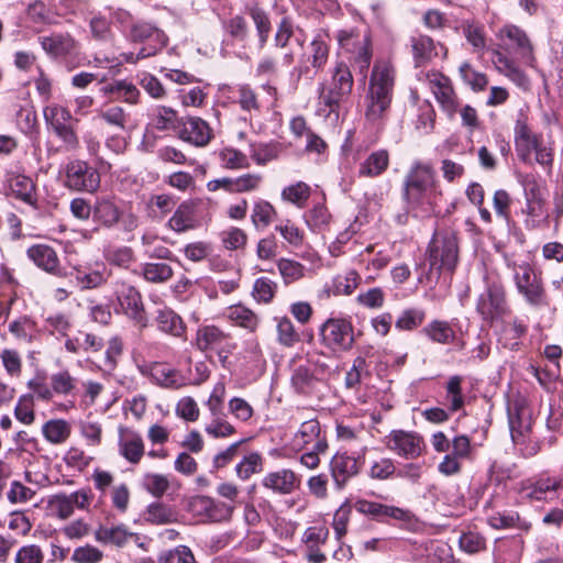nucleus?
Masks as SVG:
<instances>
[{"label": "nucleus", "instance_id": "nucleus-1", "mask_svg": "<svg viewBox=\"0 0 563 563\" xmlns=\"http://www.w3.org/2000/svg\"><path fill=\"white\" fill-rule=\"evenodd\" d=\"M442 189L430 164L416 162L404 181V198L408 209L421 217L435 212L442 199Z\"/></svg>", "mask_w": 563, "mask_h": 563}, {"label": "nucleus", "instance_id": "nucleus-2", "mask_svg": "<svg viewBox=\"0 0 563 563\" xmlns=\"http://www.w3.org/2000/svg\"><path fill=\"white\" fill-rule=\"evenodd\" d=\"M457 233L451 229L437 231L428 246L429 269L426 280L437 284L442 275L452 276L459 263Z\"/></svg>", "mask_w": 563, "mask_h": 563}, {"label": "nucleus", "instance_id": "nucleus-3", "mask_svg": "<svg viewBox=\"0 0 563 563\" xmlns=\"http://www.w3.org/2000/svg\"><path fill=\"white\" fill-rule=\"evenodd\" d=\"M515 148L520 161L532 164V154L534 162L543 167H551L553 163V153L548 147L541 134L534 133L530 128L529 107L520 108L514 128Z\"/></svg>", "mask_w": 563, "mask_h": 563}, {"label": "nucleus", "instance_id": "nucleus-4", "mask_svg": "<svg viewBox=\"0 0 563 563\" xmlns=\"http://www.w3.org/2000/svg\"><path fill=\"white\" fill-rule=\"evenodd\" d=\"M476 311L482 320L489 324L509 314L510 308L501 282L486 279L485 289L479 294L476 301Z\"/></svg>", "mask_w": 563, "mask_h": 563}, {"label": "nucleus", "instance_id": "nucleus-5", "mask_svg": "<svg viewBox=\"0 0 563 563\" xmlns=\"http://www.w3.org/2000/svg\"><path fill=\"white\" fill-rule=\"evenodd\" d=\"M320 339L333 352L350 351L355 342L352 321L347 318H329L320 327Z\"/></svg>", "mask_w": 563, "mask_h": 563}, {"label": "nucleus", "instance_id": "nucleus-6", "mask_svg": "<svg viewBox=\"0 0 563 563\" xmlns=\"http://www.w3.org/2000/svg\"><path fill=\"white\" fill-rule=\"evenodd\" d=\"M114 296L120 310L131 319L140 329L148 325V318L144 308L141 292L126 282H117Z\"/></svg>", "mask_w": 563, "mask_h": 563}, {"label": "nucleus", "instance_id": "nucleus-7", "mask_svg": "<svg viewBox=\"0 0 563 563\" xmlns=\"http://www.w3.org/2000/svg\"><path fill=\"white\" fill-rule=\"evenodd\" d=\"M353 85V75L347 65L338 63L332 71L328 90L321 93V99L330 112L336 111L340 103L349 99Z\"/></svg>", "mask_w": 563, "mask_h": 563}, {"label": "nucleus", "instance_id": "nucleus-8", "mask_svg": "<svg viewBox=\"0 0 563 563\" xmlns=\"http://www.w3.org/2000/svg\"><path fill=\"white\" fill-rule=\"evenodd\" d=\"M65 186L76 191L95 192L100 187V174L85 161H71L66 165Z\"/></svg>", "mask_w": 563, "mask_h": 563}, {"label": "nucleus", "instance_id": "nucleus-9", "mask_svg": "<svg viewBox=\"0 0 563 563\" xmlns=\"http://www.w3.org/2000/svg\"><path fill=\"white\" fill-rule=\"evenodd\" d=\"M515 283L518 292L532 307L545 306L547 292L540 276L529 265H521L515 272Z\"/></svg>", "mask_w": 563, "mask_h": 563}, {"label": "nucleus", "instance_id": "nucleus-10", "mask_svg": "<svg viewBox=\"0 0 563 563\" xmlns=\"http://www.w3.org/2000/svg\"><path fill=\"white\" fill-rule=\"evenodd\" d=\"M338 41L341 48L351 55L350 59L354 62L365 77V73L372 60L368 36L365 34L362 35L358 33L341 31L338 35Z\"/></svg>", "mask_w": 563, "mask_h": 563}, {"label": "nucleus", "instance_id": "nucleus-11", "mask_svg": "<svg viewBox=\"0 0 563 563\" xmlns=\"http://www.w3.org/2000/svg\"><path fill=\"white\" fill-rule=\"evenodd\" d=\"M189 509L203 521L224 522L232 518L235 507L208 496H195L189 501Z\"/></svg>", "mask_w": 563, "mask_h": 563}, {"label": "nucleus", "instance_id": "nucleus-12", "mask_svg": "<svg viewBox=\"0 0 563 563\" xmlns=\"http://www.w3.org/2000/svg\"><path fill=\"white\" fill-rule=\"evenodd\" d=\"M37 42L48 58L53 60H66L79 51L78 41L68 32H52L38 36Z\"/></svg>", "mask_w": 563, "mask_h": 563}, {"label": "nucleus", "instance_id": "nucleus-13", "mask_svg": "<svg viewBox=\"0 0 563 563\" xmlns=\"http://www.w3.org/2000/svg\"><path fill=\"white\" fill-rule=\"evenodd\" d=\"M501 47L531 64L534 60L533 47L527 33L517 25L508 24L499 30Z\"/></svg>", "mask_w": 563, "mask_h": 563}, {"label": "nucleus", "instance_id": "nucleus-14", "mask_svg": "<svg viewBox=\"0 0 563 563\" xmlns=\"http://www.w3.org/2000/svg\"><path fill=\"white\" fill-rule=\"evenodd\" d=\"M387 448L404 459L413 460L422 454L424 442L417 432L393 430L387 437Z\"/></svg>", "mask_w": 563, "mask_h": 563}, {"label": "nucleus", "instance_id": "nucleus-15", "mask_svg": "<svg viewBox=\"0 0 563 563\" xmlns=\"http://www.w3.org/2000/svg\"><path fill=\"white\" fill-rule=\"evenodd\" d=\"M93 537L95 540L101 544L123 548L132 541L139 548L145 549L143 538L139 533L130 531L123 523L112 526L101 525L96 529Z\"/></svg>", "mask_w": 563, "mask_h": 563}, {"label": "nucleus", "instance_id": "nucleus-16", "mask_svg": "<svg viewBox=\"0 0 563 563\" xmlns=\"http://www.w3.org/2000/svg\"><path fill=\"white\" fill-rule=\"evenodd\" d=\"M367 451L364 444L360 449L358 456H350L346 453L335 454L330 462L332 478L338 488H342L352 477L360 472V459H363Z\"/></svg>", "mask_w": 563, "mask_h": 563}, {"label": "nucleus", "instance_id": "nucleus-17", "mask_svg": "<svg viewBox=\"0 0 563 563\" xmlns=\"http://www.w3.org/2000/svg\"><path fill=\"white\" fill-rule=\"evenodd\" d=\"M3 186L5 196H12L33 208L37 207L36 185L32 178L10 173L5 176Z\"/></svg>", "mask_w": 563, "mask_h": 563}, {"label": "nucleus", "instance_id": "nucleus-18", "mask_svg": "<svg viewBox=\"0 0 563 563\" xmlns=\"http://www.w3.org/2000/svg\"><path fill=\"white\" fill-rule=\"evenodd\" d=\"M292 446L298 451L309 448L317 451L328 450L325 435L321 433V427L317 419L301 422L298 431L294 434Z\"/></svg>", "mask_w": 563, "mask_h": 563}, {"label": "nucleus", "instance_id": "nucleus-19", "mask_svg": "<svg viewBox=\"0 0 563 563\" xmlns=\"http://www.w3.org/2000/svg\"><path fill=\"white\" fill-rule=\"evenodd\" d=\"M57 20L58 14L55 10L42 0L29 3L23 16L25 26L37 33L43 32L47 26L56 24Z\"/></svg>", "mask_w": 563, "mask_h": 563}, {"label": "nucleus", "instance_id": "nucleus-20", "mask_svg": "<svg viewBox=\"0 0 563 563\" xmlns=\"http://www.w3.org/2000/svg\"><path fill=\"white\" fill-rule=\"evenodd\" d=\"M199 200L183 201L167 222L170 230L176 233H184L194 230L200 225Z\"/></svg>", "mask_w": 563, "mask_h": 563}, {"label": "nucleus", "instance_id": "nucleus-21", "mask_svg": "<svg viewBox=\"0 0 563 563\" xmlns=\"http://www.w3.org/2000/svg\"><path fill=\"white\" fill-rule=\"evenodd\" d=\"M427 79L442 110L449 114H453L456 111L457 97L450 78L441 73L432 71L427 75Z\"/></svg>", "mask_w": 563, "mask_h": 563}, {"label": "nucleus", "instance_id": "nucleus-22", "mask_svg": "<svg viewBox=\"0 0 563 563\" xmlns=\"http://www.w3.org/2000/svg\"><path fill=\"white\" fill-rule=\"evenodd\" d=\"M393 91L391 88L368 87L365 117L369 122L376 123L386 117L390 108Z\"/></svg>", "mask_w": 563, "mask_h": 563}, {"label": "nucleus", "instance_id": "nucleus-23", "mask_svg": "<svg viewBox=\"0 0 563 563\" xmlns=\"http://www.w3.org/2000/svg\"><path fill=\"white\" fill-rule=\"evenodd\" d=\"M393 91L391 88L368 87L365 117L369 122L376 123L386 117L390 108Z\"/></svg>", "mask_w": 563, "mask_h": 563}, {"label": "nucleus", "instance_id": "nucleus-24", "mask_svg": "<svg viewBox=\"0 0 563 563\" xmlns=\"http://www.w3.org/2000/svg\"><path fill=\"white\" fill-rule=\"evenodd\" d=\"M508 424L512 442H522L523 437L531 434V415L521 400L508 405Z\"/></svg>", "mask_w": 563, "mask_h": 563}, {"label": "nucleus", "instance_id": "nucleus-25", "mask_svg": "<svg viewBox=\"0 0 563 563\" xmlns=\"http://www.w3.org/2000/svg\"><path fill=\"white\" fill-rule=\"evenodd\" d=\"M119 453L130 464L136 465L145 454V444L142 435L126 427L119 428Z\"/></svg>", "mask_w": 563, "mask_h": 563}, {"label": "nucleus", "instance_id": "nucleus-26", "mask_svg": "<svg viewBox=\"0 0 563 563\" xmlns=\"http://www.w3.org/2000/svg\"><path fill=\"white\" fill-rule=\"evenodd\" d=\"M554 477L539 476L521 483L520 495L528 501H552L556 499Z\"/></svg>", "mask_w": 563, "mask_h": 563}, {"label": "nucleus", "instance_id": "nucleus-27", "mask_svg": "<svg viewBox=\"0 0 563 563\" xmlns=\"http://www.w3.org/2000/svg\"><path fill=\"white\" fill-rule=\"evenodd\" d=\"M179 136L195 146H206L213 137L212 129L208 122L198 117H190L183 121Z\"/></svg>", "mask_w": 563, "mask_h": 563}, {"label": "nucleus", "instance_id": "nucleus-28", "mask_svg": "<svg viewBox=\"0 0 563 563\" xmlns=\"http://www.w3.org/2000/svg\"><path fill=\"white\" fill-rule=\"evenodd\" d=\"M329 538V529L325 527L313 526L305 530L302 542L306 547V559L310 563H323L327 560L321 552V545L325 544Z\"/></svg>", "mask_w": 563, "mask_h": 563}, {"label": "nucleus", "instance_id": "nucleus-29", "mask_svg": "<svg viewBox=\"0 0 563 563\" xmlns=\"http://www.w3.org/2000/svg\"><path fill=\"white\" fill-rule=\"evenodd\" d=\"M355 509L365 516L376 520H384L385 518H393L400 521L409 520V511L395 506H388L376 501L360 499L355 503Z\"/></svg>", "mask_w": 563, "mask_h": 563}, {"label": "nucleus", "instance_id": "nucleus-30", "mask_svg": "<svg viewBox=\"0 0 563 563\" xmlns=\"http://www.w3.org/2000/svg\"><path fill=\"white\" fill-rule=\"evenodd\" d=\"M154 322L159 332L174 338H184L186 324L181 317L167 306L159 307L154 312Z\"/></svg>", "mask_w": 563, "mask_h": 563}, {"label": "nucleus", "instance_id": "nucleus-31", "mask_svg": "<svg viewBox=\"0 0 563 563\" xmlns=\"http://www.w3.org/2000/svg\"><path fill=\"white\" fill-rule=\"evenodd\" d=\"M329 57V47L325 42L321 40H313L310 43L309 53L306 57L301 59V63L298 67L295 68L298 76H310L311 67L314 69V73L319 71L324 67Z\"/></svg>", "mask_w": 563, "mask_h": 563}, {"label": "nucleus", "instance_id": "nucleus-32", "mask_svg": "<svg viewBox=\"0 0 563 563\" xmlns=\"http://www.w3.org/2000/svg\"><path fill=\"white\" fill-rule=\"evenodd\" d=\"M300 479L294 471L283 468L276 472L267 473L263 479L262 485L265 488L272 489L274 493L287 495L292 493L299 487Z\"/></svg>", "mask_w": 563, "mask_h": 563}, {"label": "nucleus", "instance_id": "nucleus-33", "mask_svg": "<svg viewBox=\"0 0 563 563\" xmlns=\"http://www.w3.org/2000/svg\"><path fill=\"white\" fill-rule=\"evenodd\" d=\"M27 257L43 271L60 276L59 260L55 250L46 244H35L27 249Z\"/></svg>", "mask_w": 563, "mask_h": 563}, {"label": "nucleus", "instance_id": "nucleus-34", "mask_svg": "<svg viewBox=\"0 0 563 563\" xmlns=\"http://www.w3.org/2000/svg\"><path fill=\"white\" fill-rule=\"evenodd\" d=\"M152 380L164 388L178 389L186 385L183 375L165 363H153L148 367Z\"/></svg>", "mask_w": 563, "mask_h": 563}, {"label": "nucleus", "instance_id": "nucleus-35", "mask_svg": "<svg viewBox=\"0 0 563 563\" xmlns=\"http://www.w3.org/2000/svg\"><path fill=\"white\" fill-rule=\"evenodd\" d=\"M124 37L132 43H141L146 40H154L159 44V48L165 45V34L155 24L136 20L130 30L125 33Z\"/></svg>", "mask_w": 563, "mask_h": 563}, {"label": "nucleus", "instance_id": "nucleus-36", "mask_svg": "<svg viewBox=\"0 0 563 563\" xmlns=\"http://www.w3.org/2000/svg\"><path fill=\"white\" fill-rule=\"evenodd\" d=\"M318 384L310 364H299L292 368L290 386L297 394L309 395Z\"/></svg>", "mask_w": 563, "mask_h": 563}, {"label": "nucleus", "instance_id": "nucleus-37", "mask_svg": "<svg viewBox=\"0 0 563 563\" xmlns=\"http://www.w3.org/2000/svg\"><path fill=\"white\" fill-rule=\"evenodd\" d=\"M410 43L416 67L426 65L438 55L437 45L428 35L412 36Z\"/></svg>", "mask_w": 563, "mask_h": 563}, {"label": "nucleus", "instance_id": "nucleus-38", "mask_svg": "<svg viewBox=\"0 0 563 563\" xmlns=\"http://www.w3.org/2000/svg\"><path fill=\"white\" fill-rule=\"evenodd\" d=\"M70 275L81 290L98 288L107 282L104 268L76 266Z\"/></svg>", "mask_w": 563, "mask_h": 563}, {"label": "nucleus", "instance_id": "nucleus-39", "mask_svg": "<svg viewBox=\"0 0 563 563\" xmlns=\"http://www.w3.org/2000/svg\"><path fill=\"white\" fill-rule=\"evenodd\" d=\"M229 335L216 325H205L198 329L196 343L200 351L219 349L228 341Z\"/></svg>", "mask_w": 563, "mask_h": 563}, {"label": "nucleus", "instance_id": "nucleus-40", "mask_svg": "<svg viewBox=\"0 0 563 563\" xmlns=\"http://www.w3.org/2000/svg\"><path fill=\"white\" fill-rule=\"evenodd\" d=\"M227 318L234 324L255 332L260 324V317L250 308L243 305L230 306L225 311Z\"/></svg>", "mask_w": 563, "mask_h": 563}, {"label": "nucleus", "instance_id": "nucleus-41", "mask_svg": "<svg viewBox=\"0 0 563 563\" xmlns=\"http://www.w3.org/2000/svg\"><path fill=\"white\" fill-rule=\"evenodd\" d=\"M143 519L151 525H169L177 521V512L169 505L155 501L146 507Z\"/></svg>", "mask_w": 563, "mask_h": 563}, {"label": "nucleus", "instance_id": "nucleus-42", "mask_svg": "<svg viewBox=\"0 0 563 563\" xmlns=\"http://www.w3.org/2000/svg\"><path fill=\"white\" fill-rule=\"evenodd\" d=\"M389 165V154L386 150H379L369 154L361 164L358 175L363 177H377L382 175Z\"/></svg>", "mask_w": 563, "mask_h": 563}, {"label": "nucleus", "instance_id": "nucleus-43", "mask_svg": "<svg viewBox=\"0 0 563 563\" xmlns=\"http://www.w3.org/2000/svg\"><path fill=\"white\" fill-rule=\"evenodd\" d=\"M42 432L49 443L62 444L70 437L71 427L66 420L52 419L43 424Z\"/></svg>", "mask_w": 563, "mask_h": 563}, {"label": "nucleus", "instance_id": "nucleus-44", "mask_svg": "<svg viewBox=\"0 0 563 563\" xmlns=\"http://www.w3.org/2000/svg\"><path fill=\"white\" fill-rule=\"evenodd\" d=\"M360 283V274L355 269H349L332 279L330 289L334 296H349L358 287Z\"/></svg>", "mask_w": 563, "mask_h": 563}, {"label": "nucleus", "instance_id": "nucleus-45", "mask_svg": "<svg viewBox=\"0 0 563 563\" xmlns=\"http://www.w3.org/2000/svg\"><path fill=\"white\" fill-rule=\"evenodd\" d=\"M277 211L274 206L264 200L257 199L253 203L251 220L255 229L263 230L267 228L276 218Z\"/></svg>", "mask_w": 563, "mask_h": 563}, {"label": "nucleus", "instance_id": "nucleus-46", "mask_svg": "<svg viewBox=\"0 0 563 563\" xmlns=\"http://www.w3.org/2000/svg\"><path fill=\"white\" fill-rule=\"evenodd\" d=\"M369 86L380 88H391L395 86V68L387 60H377L374 64Z\"/></svg>", "mask_w": 563, "mask_h": 563}, {"label": "nucleus", "instance_id": "nucleus-47", "mask_svg": "<svg viewBox=\"0 0 563 563\" xmlns=\"http://www.w3.org/2000/svg\"><path fill=\"white\" fill-rule=\"evenodd\" d=\"M422 333L440 344H451L455 340V332L446 321L433 320L422 329Z\"/></svg>", "mask_w": 563, "mask_h": 563}, {"label": "nucleus", "instance_id": "nucleus-48", "mask_svg": "<svg viewBox=\"0 0 563 563\" xmlns=\"http://www.w3.org/2000/svg\"><path fill=\"white\" fill-rule=\"evenodd\" d=\"M310 195L311 187L303 181H297L296 184L285 187L280 196L284 201L290 202L298 208H303Z\"/></svg>", "mask_w": 563, "mask_h": 563}, {"label": "nucleus", "instance_id": "nucleus-49", "mask_svg": "<svg viewBox=\"0 0 563 563\" xmlns=\"http://www.w3.org/2000/svg\"><path fill=\"white\" fill-rule=\"evenodd\" d=\"M120 218L118 207L110 200H99L93 208V219L107 228L113 227Z\"/></svg>", "mask_w": 563, "mask_h": 563}, {"label": "nucleus", "instance_id": "nucleus-50", "mask_svg": "<svg viewBox=\"0 0 563 563\" xmlns=\"http://www.w3.org/2000/svg\"><path fill=\"white\" fill-rule=\"evenodd\" d=\"M459 73L463 82L475 92L483 91L488 86L487 76L484 73L474 69L467 62L460 65Z\"/></svg>", "mask_w": 563, "mask_h": 563}, {"label": "nucleus", "instance_id": "nucleus-51", "mask_svg": "<svg viewBox=\"0 0 563 563\" xmlns=\"http://www.w3.org/2000/svg\"><path fill=\"white\" fill-rule=\"evenodd\" d=\"M263 471V457L257 452L245 455L235 466V474L241 481H247L252 475Z\"/></svg>", "mask_w": 563, "mask_h": 563}, {"label": "nucleus", "instance_id": "nucleus-52", "mask_svg": "<svg viewBox=\"0 0 563 563\" xmlns=\"http://www.w3.org/2000/svg\"><path fill=\"white\" fill-rule=\"evenodd\" d=\"M280 152L278 143H254L250 145V154L257 165H266L276 159Z\"/></svg>", "mask_w": 563, "mask_h": 563}, {"label": "nucleus", "instance_id": "nucleus-53", "mask_svg": "<svg viewBox=\"0 0 563 563\" xmlns=\"http://www.w3.org/2000/svg\"><path fill=\"white\" fill-rule=\"evenodd\" d=\"M142 487L155 498H161L169 489V479L158 473H145L141 481Z\"/></svg>", "mask_w": 563, "mask_h": 563}, {"label": "nucleus", "instance_id": "nucleus-54", "mask_svg": "<svg viewBox=\"0 0 563 563\" xmlns=\"http://www.w3.org/2000/svg\"><path fill=\"white\" fill-rule=\"evenodd\" d=\"M178 122L177 112L169 107L158 106L153 110L151 124L158 131L174 129Z\"/></svg>", "mask_w": 563, "mask_h": 563}, {"label": "nucleus", "instance_id": "nucleus-55", "mask_svg": "<svg viewBox=\"0 0 563 563\" xmlns=\"http://www.w3.org/2000/svg\"><path fill=\"white\" fill-rule=\"evenodd\" d=\"M173 268L166 263H145L142 268L143 277L147 282L155 284L169 280L173 277Z\"/></svg>", "mask_w": 563, "mask_h": 563}, {"label": "nucleus", "instance_id": "nucleus-56", "mask_svg": "<svg viewBox=\"0 0 563 563\" xmlns=\"http://www.w3.org/2000/svg\"><path fill=\"white\" fill-rule=\"evenodd\" d=\"M106 90L108 92L115 93L119 99L131 104L139 103L141 96L136 86L126 80H115L110 84Z\"/></svg>", "mask_w": 563, "mask_h": 563}, {"label": "nucleus", "instance_id": "nucleus-57", "mask_svg": "<svg viewBox=\"0 0 563 563\" xmlns=\"http://www.w3.org/2000/svg\"><path fill=\"white\" fill-rule=\"evenodd\" d=\"M463 378L459 375L451 376L446 383V400L449 409L452 412L459 411L464 406V396L462 394Z\"/></svg>", "mask_w": 563, "mask_h": 563}, {"label": "nucleus", "instance_id": "nucleus-58", "mask_svg": "<svg viewBox=\"0 0 563 563\" xmlns=\"http://www.w3.org/2000/svg\"><path fill=\"white\" fill-rule=\"evenodd\" d=\"M426 319V311L420 308H409L401 312L395 327L401 331H412L420 327Z\"/></svg>", "mask_w": 563, "mask_h": 563}, {"label": "nucleus", "instance_id": "nucleus-59", "mask_svg": "<svg viewBox=\"0 0 563 563\" xmlns=\"http://www.w3.org/2000/svg\"><path fill=\"white\" fill-rule=\"evenodd\" d=\"M44 119L47 125L52 128V130L71 123L73 117L70 111L62 107L59 104L47 106L43 110Z\"/></svg>", "mask_w": 563, "mask_h": 563}, {"label": "nucleus", "instance_id": "nucleus-60", "mask_svg": "<svg viewBox=\"0 0 563 563\" xmlns=\"http://www.w3.org/2000/svg\"><path fill=\"white\" fill-rule=\"evenodd\" d=\"M222 167L227 169H245L250 167L245 154L233 147H224L219 153Z\"/></svg>", "mask_w": 563, "mask_h": 563}, {"label": "nucleus", "instance_id": "nucleus-61", "mask_svg": "<svg viewBox=\"0 0 563 563\" xmlns=\"http://www.w3.org/2000/svg\"><path fill=\"white\" fill-rule=\"evenodd\" d=\"M205 431L214 439H224L236 432L234 426L229 422L225 415L211 418L206 424Z\"/></svg>", "mask_w": 563, "mask_h": 563}, {"label": "nucleus", "instance_id": "nucleus-62", "mask_svg": "<svg viewBox=\"0 0 563 563\" xmlns=\"http://www.w3.org/2000/svg\"><path fill=\"white\" fill-rule=\"evenodd\" d=\"M307 225L312 231H323L330 223L331 214L324 205L313 206L305 216Z\"/></svg>", "mask_w": 563, "mask_h": 563}, {"label": "nucleus", "instance_id": "nucleus-63", "mask_svg": "<svg viewBox=\"0 0 563 563\" xmlns=\"http://www.w3.org/2000/svg\"><path fill=\"white\" fill-rule=\"evenodd\" d=\"M277 284L268 277H260L254 282L252 296L260 303H269L275 297Z\"/></svg>", "mask_w": 563, "mask_h": 563}, {"label": "nucleus", "instance_id": "nucleus-64", "mask_svg": "<svg viewBox=\"0 0 563 563\" xmlns=\"http://www.w3.org/2000/svg\"><path fill=\"white\" fill-rule=\"evenodd\" d=\"M544 199L526 200L527 213L526 227L528 229H536L540 225L541 220L548 221L549 216L544 211Z\"/></svg>", "mask_w": 563, "mask_h": 563}]
</instances>
